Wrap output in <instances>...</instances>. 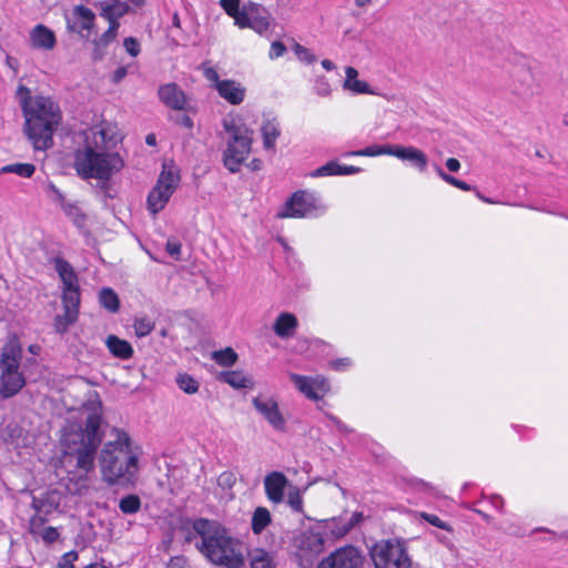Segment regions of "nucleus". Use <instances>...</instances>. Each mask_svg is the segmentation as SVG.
Returning <instances> with one entry per match:
<instances>
[{"instance_id":"f257e3e1","label":"nucleus","mask_w":568,"mask_h":568,"mask_svg":"<svg viewBox=\"0 0 568 568\" xmlns=\"http://www.w3.org/2000/svg\"><path fill=\"white\" fill-rule=\"evenodd\" d=\"M101 425L102 403L98 396L82 403L78 420L68 419L60 438L61 463L68 473L88 474L94 469L97 449L104 436Z\"/></svg>"},{"instance_id":"f03ea898","label":"nucleus","mask_w":568,"mask_h":568,"mask_svg":"<svg viewBox=\"0 0 568 568\" xmlns=\"http://www.w3.org/2000/svg\"><path fill=\"white\" fill-rule=\"evenodd\" d=\"M23 118V131L38 151H45L53 144V134L62 121V112L58 102L47 95H31L28 87L17 88Z\"/></svg>"},{"instance_id":"7ed1b4c3","label":"nucleus","mask_w":568,"mask_h":568,"mask_svg":"<svg viewBox=\"0 0 568 568\" xmlns=\"http://www.w3.org/2000/svg\"><path fill=\"white\" fill-rule=\"evenodd\" d=\"M111 435L114 438L105 442L98 454L102 480L109 486L133 485L139 473V455L126 432L113 427Z\"/></svg>"},{"instance_id":"20e7f679","label":"nucleus","mask_w":568,"mask_h":568,"mask_svg":"<svg viewBox=\"0 0 568 568\" xmlns=\"http://www.w3.org/2000/svg\"><path fill=\"white\" fill-rule=\"evenodd\" d=\"M194 532L201 537L197 549L214 565L242 568L245 562L242 542L219 523L199 518L193 521Z\"/></svg>"},{"instance_id":"39448f33","label":"nucleus","mask_w":568,"mask_h":568,"mask_svg":"<svg viewBox=\"0 0 568 568\" xmlns=\"http://www.w3.org/2000/svg\"><path fill=\"white\" fill-rule=\"evenodd\" d=\"M104 140L103 131H90L83 133V146L74 151V169L78 175L84 180H109L113 172L123 166V161L118 153L99 151L92 145L91 139L97 144V138Z\"/></svg>"},{"instance_id":"423d86ee","label":"nucleus","mask_w":568,"mask_h":568,"mask_svg":"<svg viewBox=\"0 0 568 568\" xmlns=\"http://www.w3.org/2000/svg\"><path fill=\"white\" fill-rule=\"evenodd\" d=\"M54 270L62 282L61 302L63 313L53 318V329L59 335H64L74 325L80 314L81 293L78 275L73 266L62 257L53 260Z\"/></svg>"},{"instance_id":"0eeeda50","label":"nucleus","mask_w":568,"mask_h":568,"mask_svg":"<svg viewBox=\"0 0 568 568\" xmlns=\"http://www.w3.org/2000/svg\"><path fill=\"white\" fill-rule=\"evenodd\" d=\"M222 126L226 134L223 164L231 173H237L252 151L254 131L242 115L233 113L223 118Z\"/></svg>"},{"instance_id":"6e6552de","label":"nucleus","mask_w":568,"mask_h":568,"mask_svg":"<svg viewBox=\"0 0 568 568\" xmlns=\"http://www.w3.org/2000/svg\"><path fill=\"white\" fill-rule=\"evenodd\" d=\"M374 568H410L406 547L397 539H382L369 549Z\"/></svg>"},{"instance_id":"1a4fd4ad","label":"nucleus","mask_w":568,"mask_h":568,"mask_svg":"<svg viewBox=\"0 0 568 568\" xmlns=\"http://www.w3.org/2000/svg\"><path fill=\"white\" fill-rule=\"evenodd\" d=\"M326 207L312 192L298 190L294 192L276 213L277 219L317 217Z\"/></svg>"},{"instance_id":"9d476101","label":"nucleus","mask_w":568,"mask_h":568,"mask_svg":"<svg viewBox=\"0 0 568 568\" xmlns=\"http://www.w3.org/2000/svg\"><path fill=\"white\" fill-rule=\"evenodd\" d=\"M22 355L21 346L11 342L3 348L0 359V390H21L26 384L23 374L19 371Z\"/></svg>"},{"instance_id":"9b49d317","label":"nucleus","mask_w":568,"mask_h":568,"mask_svg":"<svg viewBox=\"0 0 568 568\" xmlns=\"http://www.w3.org/2000/svg\"><path fill=\"white\" fill-rule=\"evenodd\" d=\"M201 70L204 78L210 82V87L229 104L239 105L245 100L246 89L241 82L233 79H220L216 69L207 62L202 63Z\"/></svg>"},{"instance_id":"f8f14e48","label":"nucleus","mask_w":568,"mask_h":568,"mask_svg":"<svg viewBox=\"0 0 568 568\" xmlns=\"http://www.w3.org/2000/svg\"><path fill=\"white\" fill-rule=\"evenodd\" d=\"M179 182L180 176L173 171L166 170L165 168L162 170L156 184L149 193L146 201L148 209L153 215L158 214L165 207Z\"/></svg>"},{"instance_id":"ddd939ff","label":"nucleus","mask_w":568,"mask_h":568,"mask_svg":"<svg viewBox=\"0 0 568 568\" xmlns=\"http://www.w3.org/2000/svg\"><path fill=\"white\" fill-rule=\"evenodd\" d=\"M272 22L270 11L260 3L248 1L242 7V14L236 17V26L241 29H252L258 34L268 31Z\"/></svg>"},{"instance_id":"4468645a","label":"nucleus","mask_w":568,"mask_h":568,"mask_svg":"<svg viewBox=\"0 0 568 568\" xmlns=\"http://www.w3.org/2000/svg\"><path fill=\"white\" fill-rule=\"evenodd\" d=\"M363 561L364 558L359 549L354 546H345L323 559L316 568H359Z\"/></svg>"},{"instance_id":"2eb2a0df","label":"nucleus","mask_w":568,"mask_h":568,"mask_svg":"<svg viewBox=\"0 0 568 568\" xmlns=\"http://www.w3.org/2000/svg\"><path fill=\"white\" fill-rule=\"evenodd\" d=\"M68 28L83 38H89L95 27V13L83 4L73 7L71 18L67 20Z\"/></svg>"},{"instance_id":"dca6fc26","label":"nucleus","mask_w":568,"mask_h":568,"mask_svg":"<svg viewBox=\"0 0 568 568\" xmlns=\"http://www.w3.org/2000/svg\"><path fill=\"white\" fill-rule=\"evenodd\" d=\"M253 404L275 429L283 430L285 428V419L276 400L260 395L253 399Z\"/></svg>"},{"instance_id":"f3484780","label":"nucleus","mask_w":568,"mask_h":568,"mask_svg":"<svg viewBox=\"0 0 568 568\" xmlns=\"http://www.w3.org/2000/svg\"><path fill=\"white\" fill-rule=\"evenodd\" d=\"M159 99L168 108L183 111L186 109L187 99L184 91L176 83H166L159 88Z\"/></svg>"},{"instance_id":"a211bd4d","label":"nucleus","mask_w":568,"mask_h":568,"mask_svg":"<svg viewBox=\"0 0 568 568\" xmlns=\"http://www.w3.org/2000/svg\"><path fill=\"white\" fill-rule=\"evenodd\" d=\"M392 156H395L402 161L410 162V164L420 172H424L427 169V155L414 146H402L394 144Z\"/></svg>"},{"instance_id":"6ab92c4d","label":"nucleus","mask_w":568,"mask_h":568,"mask_svg":"<svg viewBox=\"0 0 568 568\" xmlns=\"http://www.w3.org/2000/svg\"><path fill=\"white\" fill-rule=\"evenodd\" d=\"M288 480L283 473L273 471L264 479L265 491L267 498L273 503H281L284 497V489Z\"/></svg>"},{"instance_id":"aec40b11","label":"nucleus","mask_w":568,"mask_h":568,"mask_svg":"<svg viewBox=\"0 0 568 568\" xmlns=\"http://www.w3.org/2000/svg\"><path fill=\"white\" fill-rule=\"evenodd\" d=\"M363 171L362 168L355 165L341 164L337 161H329L317 168L311 173L312 178L335 176V175H354Z\"/></svg>"},{"instance_id":"412c9836","label":"nucleus","mask_w":568,"mask_h":568,"mask_svg":"<svg viewBox=\"0 0 568 568\" xmlns=\"http://www.w3.org/2000/svg\"><path fill=\"white\" fill-rule=\"evenodd\" d=\"M358 71L353 67L345 68V80L343 83L344 90L351 91L354 94H371L376 95L377 91L362 80L357 79Z\"/></svg>"},{"instance_id":"4be33fe9","label":"nucleus","mask_w":568,"mask_h":568,"mask_svg":"<svg viewBox=\"0 0 568 568\" xmlns=\"http://www.w3.org/2000/svg\"><path fill=\"white\" fill-rule=\"evenodd\" d=\"M290 378L297 390H328L329 388L327 379L321 375L308 377L291 374Z\"/></svg>"},{"instance_id":"5701e85b","label":"nucleus","mask_w":568,"mask_h":568,"mask_svg":"<svg viewBox=\"0 0 568 568\" xmlns=\"http://www.w3.org/2000/svg\"><path fill=\"white\" fill-rule=\"evenodd\" d=\"M535 77L529 68H519L514 74V92L519 95L534 93Z\"/></svg>"},{"instance_id":"b1692460","label":"nucleus","mask_w":568,"mask_h":568,"mask_svg":"<svg viewBox=\"0 0 568 568\" xmlns=\"http://www.w3.org/2000/svg\"><path fill=\"white\" fill-rule=\"evenodd\" d=\"M219 379L233 388L251 389L254 387L253 377L244 371H226L219 375Z\"/></svg>"},{"instance_id":"393cba45","label":"nucleus","mask_w":568,"mask_h":568,"mask_svg":"<svg viewBox=\"0 0 568 568\" xmlns=\"http://www.w3.org/2000/svg\"><path fill=\"white\" fill-rule=\"evenodd\" d=\"M30 40L34 48L42 50L53 49L57 41L53 31L43 24H38L32 29Z\"/></svg>"},{"instance_id":"a878e982","label":"nucleus","mask_w":568,"mask_h":568,"mask_svg":"<svg viewBox=\"0 0 568 568\" xmlns=\"http://www.w3.org/2000/svg\"><path fill=\"white\" fill-rule=\"evenodd\" d=\"M298 322L292 313H281L274 324L273 331L281 338L292 337L297 328Z\"/></svg>"},{"instance_id":"bb28decb","label":"nucleus","mask_w":568,"mask_h":568,"mask_svg":"<svg viewBox=\"0 0 568 568\" xmlns=\"http://www.w3.org/2000/svg\"><path fill=\"white\" fill-rule=\"evenodd\" d=\"M105 345L109 352L116 358L126 361L133 356V347L132 345L115 335H109L105 339Z\"/></svg>"},{"instance_id":"cd10ccee","label":"nucleus","mask_w":568,"mask_h":568,"mask_svg":"<svg viewBox=\"0 0 568 568\" xmlns=\"http://www.w3.org/2000/svg\"><path fill=\"white\" fill-rule=\"evenodd\" d=\"M352 530V524L347 523L342 517H334L325 520L324 531L325 535L332 539L344 537Z\"/></svg>"},{"instance_id":"c85d7f7f","label":"nucleus","mask_w":568,"mask_h":568,"mask_svg":"<svg viewBox=\"0 0 568 568\" xmlns=\"http://www.w3.org/2000/svg\"><path fill=\"white\" fill-rule=\"evenodd\" d=\"M263 146L265 150H274L276 140L281 134L280 124L275 119L266 120L261 128Z\"/></svg>"},{"instance_id":"c756f323","label":"nucleus","mask_w":568,"mask_h":568,"mask_svg":"<svg viewBox=\"0 0 568 568\" xmlns=\"http://www.w3.org/2000/svg\"><path fill=\"white\" fill-rule=\"evenodd\" d=\"M94 7L99 9L100 12H103V9L108 10L111 17L119 20L130 12L129 3L121 0L115 2L99 1L94 3Z\"/></svg>"},{"instance_id":"7c9ffc66","label":"nucleus","mask_w":568,"mask_h":568,"mask_svg":"<svg viewBox=\"0 0 568 568\" xmlns=\"http://www.w3.org/2000/svg\"><path fill=\"white\" fill-rule=\"evenodd\" d=\"M99 303L110 313H116L120 310V298L111 287H103L100 290Z\"/></svg>"},{"instance_id":"2f4dec72","label":"nucleus","mask_w":568,"mask_h":568,"mask_svg":"<svg viewBox=\"0 0 568 568\" xmlns=\"http://www.w3.org/2000/svg\"><path fill=\"white\" fill-rule=\"evenodd\" d=\"M271 524V514L265 507H257L252 516V530L260 535Z\"/></svg>"},{"instance_id":"473e14b6","label":"nucleus","mask_w":568,"mask_h":568,"mask_svg":"<svg viewBox=\"0 0 568 568\" xmlns=\"http://www.w3.org/2000/svg\"><path fill=\"white\" fill-rule=\"evenodd\" d=\"M64 214L72 221L75 227L83 229L87 223V215L73 202L63 203L61 207Z\"/></svg>"},{"instance_id":"72a5a7b5","label":"nucleus","mask_w":568,"mask_h":568,"mask_svg":"<svg viewBox=\"0 0 568 568\" xmlns=\"http://www.w3.org/2000/svg\"><path fill=\"white\" fill-rule=\"evenodd\" d=\"M251 568H272L273 557L263 549H254L248 554Z\"/></svg>"},{"instance_id":"f704fd0d","label":"nucleus","mask_w":568,"mask_h":568,"mask_svg":"<svg viewBox=\"0 0 568 568\" xmlns=\"http://www.w3.org/2000/svg\"><path fill=\"white\" fill-rule=\"evenodd\" d=\"M34 172L36 166L32 163H12L0 169V174L13 173L21 178H31Z\"/></svg>"},{"instance_id":"c9c22d12","label":"nucleus","mask_w":568,"mask_h":568,"mask_svg":"<svg viewBox=\"0 0 568 568\" xmlns=\"http://www.w3.org/2000/svg\"><path fill=\"white\" fill-rule=\"evenodd\" d=\"M141 498L138 495L130 494L120 499L119 509L125 515H133L141 509Z\"/></svg>"},{"instance_id":"e433bc0d","label":"nucleus","mask_w":568,"mask_h":568,"mask_svg":"<svg viewBox=\"0 0 568 568\" xmlns=\"http://www.w3.org/2000/svg\"><path fill=\"white\" fill-rule=\"evenodd\" d=\"M212 358L216 364L229 367L237 361V354L232 347H225L213 352Z\"/></svg>"},{"instance_id":"4c0bfd02","label":"nucleus","mask_w":568,"mask_h":568,"mask_svg":"<svg viewBox=\"0 0 568 568\" xmlns=\"http://www.w3.org/2000/svg\"><path fill=\"white\" fill-rule=\"evenodd\" d=\"M393 146H394V144H385V145L374 144V145H369L367 148L357 150L356 154L362 155V156L392 155Z\"/></svg>"},{"instance_id":"58836bf2","label":"nucleus","mask_w":568,"mask_h":568,"mask_svg":"<svg viewBox=\"0 0 568 568\" xmlns=\"http://www.w3.org/2000/svg\"><path fill=\"white\" fill-rule=\"evenodd\" d=\"M32 508L40 514L49 516L58 508V504L50 500L49 498L33 497Z\"/></svg>"},{"instance_id":"ea45409f","label":"nucleus","mask_w":568,"mask_h":568,"mask_svg":"<svg viewBox=\"0 0 568 568\" xmlns=\"http://www.w3.org/2000/svg\"><path fill=\"white\" fill-rule=\"evenodd\" d=\"M133 328L138 337H145L153 331L154 322L148 317L135 318Z\"/></svg>"},{"instance_id":"a19ab883","label":"nucleus","mask_w":568,"mask_h":568,"mask_svg":"<svg viewBox=\"0 0 568 568\" xmlns=\"http://www.w3.org/2000/svg\"><path fill=\"white\" fill-rule=\"evenodd\" d=\"M435 171L438 174V176L446 183H448L459 190H463V191L471 190V186L468 183H466L462 180H458V179L454 178L453 175L446 173L440 166L435 165Z\"/></svg>"},{"instance_id":"79ce46f5","label":"nucleus","mask_w":568,"mask_h":568,"mask_svg":"<svg viewBox=\"0 0 568 568\" xmlns=\"http://www.w3.org/2000/svg\"><path fill=\"white\" fill-rule=\"evenodd\" d=\"M293 51L296 54L297 59L305 64H313L317 61V58L314 53L311 52L307 48L300 43H295L293 47Z\"/></svg>"},{"instance_id":"37998d69","label":"nucleus","mask_w":568,"mask_h":568,"mask_svg":"<svg viewBox=\"0 0 568 568\" xmlns=\"http://www.w3.org/2000/svg\"><path fill=\"white\" fill-rule=\"evenodd\" d=\"M176 384L181 390H197L199 383L187 373H180L176 376Z\"/></svg>"},{"instance_id":"c03bdc74","label":"nucleus","mask_w":568,"mask_h":568,"mask_svg":"<svg viewBox=\"0 0 568 568\" xmlns=\"http://www.w3.org/2000/svg\"><path fill=\"white\" fill-rule=\"evenodd\" d=\"M220 4L223 10L234 19V23L236 24V17L240 18L242 14L240 0H220Z\"/></svg>"},{"instance_id":"a18cd8bd","label":"nucleus","mask_w":568,"mask_h":568,"mask_svg":"<svg viewBox=\"0 0 568 568\" xmlns=\"http://www.w3.org/2000/svg\"><path fill=\"white\" fill-rule=\"evenodd\" d=\"M118 36V31L112 29H106L98 39L93 40V44L97 48H106L110 43H112Z\"/></svg>"},{"instance_id":"49530a36","label":"nucleus","mask_w":568,"mask_h":568,"mask_svg":"<svg viewBox=\"0 0 568 568\" xmlns=\"http://www.w3.org/2000/svg\"><path fill=\"white\" fill-rule=\"evenodd\" d=\"M314 92L320 97H328L332 92L331 84L325 77H317L314 82Z\"/></svg>"},{"instance_id":"de8ad7c7","label":"nucleus","mask_w":568,"mask_h":568,"mask_svg":"<svg viewBox=\"0 0 568 568\" xmlns=\"http://www.w3.org/2000/svg\"><path fill=\"white\" fill-rule=\"evenodd\" d=\"M47 517L43 514L36 511L29 521V530L32 535L40 532L43 529V525L47 523Z\"/></svg>"},{"instance_id":"09e8293b","label":"nucleus","mask_w":568,"mask_h":568,"mask_svg":"<svg viewBox=\"0 0 568 568\" xmlns=\"http://www.w3.org/2000/svg\"><path fill=\"white\" fill-rule=\"evenodd\" d=\"M236 481L235 475L231 471L222 473L217 478V485L222 489H231Z\"/></svg>"},{"instance_id":"8fccbe9b","label":"nucleus","mask_w":568,"mask_h":568,"mask_svg":"<svg viewBox=\"0 0 568 568\" xmlns=\"http://www.w3.org/2000/svg\"><path fill=\"white\" fill-rule=\"evenodd\" d=\"M123 45L125 48V51L131 57H138L140 54V51H141L140 42L135 38H133V37L125 38L123 41Z\"/></svg>"},{"instance_id":"3c124183","label":"nucleus","mask_w":568,"mask_h":568,"mask_svg":"<svg viewBox=\"0 0 568 568\" xmlns=\"http://www.w3.org/2000/svg\"><path fill=\"white\" fill-rule=\"evenodd\" d=\"M288 504L297 513H302L303 511V501H302V497H301V494L297 489H294V490H291L288 493Z\"/></svg>"},{"instance_id":"603ef678","label":"nucleus","mask_w":568,"mask_h":568,"mask_svg":"<svg viewBox=\"0 0 568 568\" xmlns=\"http://www.w3.org/2000/svg\"><path fill=\"white\" fill-rule=\"evenodd\" d=\"M422 518L425 519L428 524H430V525H433L435 527H438V528L447 530V531L452 530L450 526L448 524H446L445 521H443L436 515L423 513L422 514Z\"/></svg>"},{"instance_id":"864d4df0","label":"nucleus","mask_w":568,"mask_h":568,"mask_svg":"<svg viewBox=\"0 0 568 568\" xmlns=\"http://www.w3.org/2000/svg\"><path fill=\"white\" fill-rule=\"evenodd\" d=\"M38 536H41L44 542L52 544L59 538V531L54 527H45L40 530V532L37 534Z\"/></svg>"},{"instance_id":"5fc2aeb1","label":"nucleus","mask_w":568,"mask_h":568,"mask_svg":"<svg viewBox=\"0 0 568 568\" xmlns=\"http://www.w3.org/2000/svg\"><path fill=\"white\" fill-rule=\"evenodd\" d=\"M181 248H182V245L179 241L168 240L165 250L169 253V255L172 256L176 261L181 260Z\"/></svg>"},{"instance_id":"6e6d98bb","label":"nucleus","mask_w":568,"mask_h":568,"mask_svg":"<svg viewBox=\"0 0 568 568\" xmlns=\"http://www.w3.org/2000/svg\"><path fill=\"white\" fill-rule=\"evenodd\" d=\"M329 367L337 372H343L352 366V359L348 357L336 358L328 363Z\"/></svg>"},{"instance_id":"4d7b16f0","label":"nucleus","mask_w":568,"mask_h":568,"mask_svg":"<svg viewBox=\"0 0 568 568\" xmlns=\"http://www.w3.org/2000/svg\"><path fill=\"white\" fill-rule=\"evenodd\" d=\"M286 52V47L281 41H273L270 48L268 57L271 60H275L282 57Z\"/></svg>"},{"instance_id":"13d9d810","label":"nucleus","mask_w":568,"mask_h":568,"mask_svg":"<svg viewBox=\"0 0 568 568\" xmlns=\"http://www.w3.org/2000/svg\"><path fill=\"white\" fill-rule=\"evenodd\" d=\"M78 559L77 551H69L64 554L61 558V561L58 564V568H74L73 561Z\"/></svg>"},{"instance_id":"bf43d9fd","label":"nucleus","mask_w":568,"mask_h":568,"mask_svg":"<svg viewBox=\"0 0 568 568\" xmlns=\"http://www.w3.org/2000/svg\"><path fill=\"white\" fill-rule=\"evenodd\" d=\"M100 17L109 22V28L108 29H112V30H115V31L119 32V28H120V20L119 19H114L113 17H111L109 14L108 10H105V9H103V12H100Z\"/></svg>"},{"instance_id":"052dcab7","label":"nucleus","mask_w":568,"mask_h":568,"mask_svg":"<svg viewBox=\"0 0 568 568\" xmlns=\"http://www.w3.org/2000/svg\"><path fill=\"white\" fill-rule=\"evenodd\" d=\"M168 568H189L187 559L183 556L172 557L169 561Z\"/></svg>"},{"instance_id":"680f3d73","label":"nucleus","mask_w":568,"mask_h":568,"mask_svg":"<svg viewBox=\"0 0 568 568\" xmlns=\"http://www.w3.org/2000/svg\"><path fill=\"white\" fill-rule=\"evenodd\" d=\"M128 74V68L126 67H119L115 69V71L112 74V82L118 84L120 83Z\"/></svg>"},{"instance_id":"e2e57ef3","label":"nucleus","mask_w":568,"mask_h":568,"mask_svg":"<svg viewBox=\"0 0 568 568\" xmlns=\"http://www.w3.org/2000/svg\"><path fill=\"white\" fill-rule=\"evenodd\" d=\"M176 123L182 125L183 128H186L189 130L193 129V120L187 114L180 115L176 120Z\"/></svg>"},{"instance_id":"0e129e2a","label":"nucleus","mask_w":568,"mask_h":568,"mask_svg":"<svg viewBox=\"0 0 568 568\" xmlns=\"http://www.w3.org/2000/svg\"><path fill=\"white\" fill-rule=\"evenodd\" d=\"M50 190L54 194V200L57 202H59L61 207L63 206V203H68V201H65L64 195L62 194V192L55 185L51 184L50 185Z\"/></svg>"},{"instance_id":"69168bd1","label":"nucleus","mask_w":568,"mask_h":568,"mask_svg":"<svg viewBox=\"0 0 568 568\" xmlns=\"http://www.w3.org/2000/svg\"><path fill=\"white\" fill-rule=\"evenodd\" d=\"M307 544L311 546H315V551H321L322 549V546H323V540L321 537L316 536V535H313L311 537L307 538Z\"/></svg>"},{"instance_id":"338daca9","label":"nucleus","mask_w":568,"mask_h":568,"mask_svg":"<svg viewBox=\"0 0 568 568\" xmlns=\"http://www.w3.org/2000/svg\"><path fill=\"white\" fill-rule=\"evenodd\" d=\"M446 168L450 172H457L460 169V162L455 158H449L446 160Z\"/></svg>"},{"instance_id":"774afa93","label":"nucleus","mask_w":568,"mask_h":568,"mask_svg":"<svg viewBox=\"0 0 568 568\" xmlns=\"http://www.w3.org/2000/svg\"><path fill=\"white\" fill-rule=\"evenodd\" d=\"M362 519H363L362 513H354L349 519H346V521L352 524V529H353L358 523H361Z\"/></svg>"}]
</instances>
